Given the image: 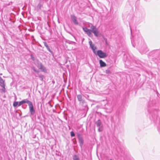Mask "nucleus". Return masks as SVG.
<instances>
[{"label": "nucleus", "instance_id": "obj_23", "mask_svg": "<svg viewBox=\"0 0 160 160\" xmlns=\"http://www.w3.org/2000/svg\"><path fill=\"white\" fill-rule=\"evenodd\" d=\"M32 59L33 60H34V58H33V57H32Z\"/></svg>", "mask_w": 160, "mask_h": 160}, {"label": "nucleus", "instance_id": "obj_21", "mask_svg": "<svg viewBox=\"0 0 160 160\" xmlns=\"http://www.w3.org/2000/svg\"><path fill=\"white\" fill-rule=\"evenodd\" d=\"M71 135L72 137H74L75 136V134L72 131L71 132Z\"/></svg>", "mask_w": 160, "mask_h": 160}, {"label": "nucleus", "instance_id": "obj_14", "mask_svg": "<svg viewBox=\"0 0 160 160\" xmlns=\"http://www.w3.org/2000/svg\"><path fill=\"white\" fill-rule=\"evenodd\" d=\"M38 77L40 78V80L42 81L43 80V78H44V76L42 75H39Z\"/></svg>", "mask_w": 160, "mask_h": 160}, {"label": "nucleus", "instance_id": "obj_13", "mask_svg": "<svg viewBox=\"0 0 160 160\" xmlns=\"http://www.w3.org/2000/svg\"><path fill=\"white\" fill-rule=\"evenodd\" d=\"M103 130V127L102 125L100 126L99 127H98V131L99 132H102Z\"/></svg>", "mask_w": 160, "mask_h": 160}, {"label": "nucleus", "instance_id": "obj_15", "mask_svg": "<svg viewBox=\"0 0 160 160\" xmlns=\"http://www.w3.org/2000/svg\"><path fill=\"white\" fill-rule=\"evenodd\" d=\"M18 105V102H15L13 103V106L14 107L17 106Z\"/></svg>", "mask_w": 160, "mask_h": 160}, {"label": "nucleus", "instance_id": "obj_7", "mask_svg": "<svg viewBox=\"0 0 160 160\" xmlns=\"http://www.w3.org/2000/svg\"><path fill=\"white\" fill-rule=\"evenodd\" d=\"M71 18L72 21L75 24H78V22L77 20L76 17L74 15L71 16Z\"/></svg>", "mask_w": 160, "mask_h": 160}, {"label": "nucleus", "instance_id": "obj_11", "mask_svg": "<svg viewBox=\"0 0 160 160\" xmlns=\"http://www.w3.org/2000/svg\"><path fill=\"white\" fill-rule=\"evenodd\" d=\"M78 100L79 102H81L82 100V97L81 95H78L77 96Z\"/></svg>", "mask_w": 160, "mask_h": 160}, {"label": "nucleus", "instance_id": "obj_17", "mask_svg": "<svg viewBox=\"0 0 160 160\" xmlns=\"http://www.w3.org/2000/svg\"><path fill=\"white\" fill-rule=\"evenodd\" d=\"M32 69L33 70V71L34 72H36L38 73L39 72V71L38 70H37L36 69H35V68L34 67H32Z\"/></svg>", "mask_w": 160, "mask_h": 160}, {"label": "nucleus", "instance_id": "obj_22", "mask_svg": "<svg viewBox=\"0 0 160 160\" xmlns=\"http://www.w3.org/2000/svg\"><path fill=\"white\" fill-rule=\"evenodd\" d=\"M2 91L4 92H5V87H2Z\"/></svg>", "mask_w": 160, "mask_h": 160}, {"label": "nucleus", "instance_id": "obj_6", "mask_svg": "<svg viewBox=\"0 0 160 160\" xmlns=\"http://www.w3.org/2000/svg\"><path fill=\"white\" fill-rule=\"evenodd\" d=\"M31 102L28 100V99H25L20 102L18 103V106H19L25 103H27L28 104V105Z\"/></svg>", "mask_w": 160, "mask_h": 160}, {"label": "nucleus", "instance_id": "obj_18", "mask_svg": "<svg viewBox=\"0 0 160 160\" xmlns=\"http://www.w3.org/2000/svg\"><path fill=\"white\" fill-rule=\"evenodd\" d=\"M105 72L107 74H109L111 73L110 71L109 70H106L105 71Z\"/></svg>", "mask_w": 160, "mask_h": 160}, {"label": "nucleus", "instance_id": "obj_9", "mask_svg": "<svg viewBox=\"0 0 160 160\" xmlns=\"http://www.w3.org/2000/svg\"><path fill=\"white\" fill-rule=\"evenodd\" d=\"M99 63L101 67H104L106 66V64L102 60H99Z\"/></svg>", "mask_w": 160, "mask_h": 160}, {"label": "nucleus", "instance_id": "obj_4", "mask_svg": "<svg viewBox=\"0 0 160 160\" xmlns=\"http://www.w3.org/2000/svg\"><path fill=\"white\" fill-rule=\"evenodd\" d=\"M30 112L32 115H33L35 113V110L32 102H31L29 104Z\"/></svg>", "mask_w": 160, "mask_h": 160}, {"label": "nucleus", "instance_id": "obj_24", "mask_svg": "<svg viewBox=\"0 0 160 160\" xmlns=\"http://www.w3.org/2000/svg\"><path fill=\"white\" fill-rule=\"evenodd\" d=\"M2 75V73H1L0 74V75Z\"/></svg>", "mask_w": 160, "mask_h": 160}, {"label": "nucleus", "instance_id": "obj_20", "mask_svg": "<svg viewBox=\"0 0 160 160\" xmlns=\"http://www.w3.org/2000/svg\"><path fill=\"white\" fill-rule=\"evenodd\" d=\"M44 45L47 48V49H48L49 51H50L49 49V47L47 44L46 42L44 43Z\"/></svg>", "mask_w": 160, "mask_h": 160}, {"label": "nucleus", "instance_id": "obj_1", "mask_svg": "<svg viewBox=\"0 0 160 160\" xmlns=\"http://www.w3.org/2000/svg\"><path fill=\"white\" fill-rule=\"evenodd\" d=\"M88 27L90 28L89 29L87 28H83V30L90 37H91L92 36V32L94 34V35L96 37H98L99 34V32L98 29L96 28V26L92 25V24L89 25Z\"/></svg>", "mask_w": 160, "mask_h": 160}, {"label": "nucleus", "instance_id": "obj_3", "mask_svg": "<svg viewBox=\"0 0 160 160\" xmlns=\"http://www.w3.org/2000/svg\"><path fill=\"white\" fill-rule=\"evenodd\" d=\"M101 58H104L107 56L106 53L103 52L102 50H99L96 52V55Z\"/></svg>", "mask_w": 160, "mask_h": 160}, {"label": "nucleus", "instance_id": "obj_19", "mask_svg": "<svg viewBox=\"0 0 160 160\" xmlns=\"http://www.w3.org/2000/svg\"><path fill=\"white\" fill-rule=\"evenodd\" d=\"M78 156H75L73 157L74 160H78Z\"/></svg>", "mask_w": 160, "mask_h": 160}, {"label": "nucleus", "instance_id": "obj_5", "mask_svg": "<svg viewBox=\"0 0 160 160\" xmlns=\"http://www.w3.org/2000/svg\"><path fill=\"white\" fill-rule=\"evenodd\" d=\"M89 43L90 47L93 50L94 53L96 55V52L95 51V50L96 49V47L94 46V44H92V42L91 40H90L89 42Z\"/></svg>", "mask_w": 160, "mask_h": 160}, {"label": "nucleus", "instance_id": "obj_16", "mask_svg": "<svg viewBox=\"0 0 160 160\" xmlns=\"http://www.w3.org/2000/svg\"><path fill=\"white\" fill-rule=\"evenodd\" d=\"M32 69L33 70V71L34 72H36L38 73L39 72V71L38 70H37L36 69H35V68L34 67H32Z\"/></svg>", "mask_w": 160, "mask_h": 160}, {"label": "nucleus", "instance_id": "obj_12", "mask_svg": "<svg viewBox=\"0 0 160 160\" xmlns=\"http://www.w3.org/2000/svg\"><path fill=\"white\" fill-rule=\"evenodd\" d=\"M79 141L80 145L81 147H82L83 144V141L82 139L81 138H79Z\"/></svg>", "mask_w": 160, "mask_h": 160}, {"label": "nucleus", "instance_id": "obj_8", "mask_svg": "<svg viewBox=\"0 0 160 160\" xmlns=\"http://www.w3.org/2000/svg\"><path fill=\"white\" fill-rule=\"evenodd\" d=\"M0 86L2 87H5V86L4 80H3L0 76Z\"/></svg>", "mask_w": 160, "mask_h": 160}, {"label": "nucleus", "instance_id": "obj_10", "mask_svg": "<svg viewBox=\"0 0 160 160\" xmlns=\"http://www.w3.org/2000/svg\"><path fill=\"white\" fill-rule=\"evenodd\" d=\"M96 124L97 125V126L98 127H99L102 125L101 122L99 120H98L96 122Z\"/></svg>", "mask_w": 160, "mask_h": 160}, {"label": "nucleus", "instance_id": "obj_2", "mask_svg": "<svg viewBox=\"0 0 160 160\" xmlns=\"http://www.w3.org/2000/svg\"><path fill=\"white\" fill-rule=\"evenodd\" d=\"M35 64L41 71L44 72H47V70L44 66H43L42 63L39 62L38 61H36L35 62Z\"/></svg>", "mask_w": 160, "mask_h": 160}]
</instances>
